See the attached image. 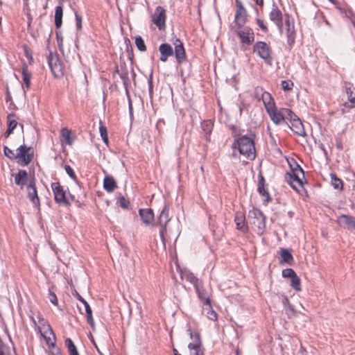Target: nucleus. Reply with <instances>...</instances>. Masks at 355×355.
<instances>
[{
	"mask_svg": "<svg viewBox=\"0 0 355 355\" xmlns=\"http://www.w3.org/2000/svg\"><path fill=\"white\" fill-rule=\"evenodd\" d=\"M232 148H238L241 155H244L250 160L256 157V149L254 139L247 135H243L235 139Z\"/></svg>",
	"mask_w": 355,
	"mask_h": 355,
	"instance_id": "1",
	"label": "nucleus"
},
{
	"mask_svg": "<svg viewBox=\"0 0 355 355\" xmlns=\"http://www.w3.org/2000/svg\"><path fill=\"white\" fill-rule=\"evenodd\" d=\"M289 164L291 171L285 173V179L293 189L298 191V189L295 183H297L300 187L303 186L304 172L302 168L296 162L294 161L293 164L289 163Z\"/></svg>",
	"mask_w": 355,
	"mask_h": 355,
	"instance_id": "2",
	"label": "nucleus"
},
{
	"mask_svg": "<svg viewBox=\"0 0 355 355\" xmlns=\"http://www.w3.org/2000/svg\"><path fill=\"white\" fill-rule=\"evenodd\" d=\"M191 342L188 344L189 355H205V347L202 344L200 334L198 331H193L190 327L187 329Z\"/></svg>",
	"mask_w": 355,
	"mask_h": 355,
	"instance_id": "3",
	"label": "nucleus"
},
{
	"mask_svg": "<svg viewBox=\"0 0 355 355\" xmlns=\"http://www.w3.org/2000/svg\"><path fill=\"white\" fill-rule=\"evenodd\" d=\"M249 218L252 219L251 223L255 228V231L259 235H262L266 230V216L263 212L257 208L250 210L248 214Z\"/></svg>",
	"mask_w": 355,
	"mask_h": 355,
	"instance_id": "4",
	"label": "nucleus"
},
{
	"mask_svg": "<svg viewBox=\"0 0 355 355\" xmlns=\"http://www.w3.org/2000/svg\"><path fill=\"white\" fill-rule=\"evenodd\" d=\"M253 52L263 59L266 64H271V49L266 42L263 41L256 42L253 46Z\"/></svg>",
	"mask_w": 355,
	"mask_h": 355,
	"instance_id": "5",
	"label": "nucleus"
},
{
	"mask_svg": "<svg viewBox=\"0 0 355 355\" xmlns=\"http://www.w3.org/2000/svg\"><path fill=\"white\" fill-rule=\"evenodd\" d=\"M48 64L51 73L55 78H61L64 76V67L57 53L50 52L47 57Z\"/></svg>",
	"mask_w": 355,
	"mask_h": 355,
	"instance_id": "6",
	"label": "nucleus"
},
{
	"mask_svg": "<svg viewBox=\"0 0 355 355\" xmlns=\"http://www.w3.org/2000/svg\"><path fill=\"white\" fill-rule=\"evenodd\" d=\"M51 189L54 195V200L56 203L64 206H69L70 205V202L66 196V191L60 182H53L51 184Z\"/></svg>",
	"mask_w": 355,
	"mask_h": 355,
	"instance_id": "7",
	"label": "nucleus"
},
{
	"mask_svg": "<svg viewBox=\"0 0 355 355\" xmlns=\"http://www.w3.org/2000/svg\"><path fill=\"white\" fill-rule=\"evenodd\" d=\"M254 96L259 101L262 100L266 110L274 108L276 106L272 95L269 92L263 91L261 87L255 89Z\"/></svg>",
	"mask_w": 355,
	"mask_h": 355,
	"instance_id": "8",
	"label": "nucleus"
},
{
	"mask_svg": "<svg viewBox=\"0 0 355 355\" xmlns=\"http://www.w3.org/2000/svg\"><path fill=\"white\" fill-rule=\"evenodd\" d=\"M236 35L243 44L250 45L254 40V33L253 30L248 26H244L238 28L236 31Z\"/></svg>",
	"mask_w": 355,
	"mask_h": 355,
	"instance_id": "9",
	"label": "nucleus"
},
{
	"mask_svg": "<svg viewBox=\"0 0 355 355\" xmlns=\"http://www.w3.org/2000/svg\"><path fill=\"white\" fill-rule=\"evenodd\" d=\"M269 19L272 21L278 28L280 33L283 32V15L282 11L279 9L276 3L273 1L272 9L269 12Z\"/></svg>",
	"mask_w": 355,
	"mask_h": 355,
	"instance_id": "10",
	"label": "nucleus"
},
{
	"mask_svg": "<svg viewBox=\"0 0 355 355\" xmlns=\"http://www.w3.org/2000/svg\"><path fill=\"white\" fill-rule=\"evenodd\" d=\"M236 10L235 13L234 22L238 28L244 26L247 21V11L244 8L243 3L239 0H236Z\"/></svg>",
	"mask_w": 355,
	"mask_h": 355,
	"instance_id": "11",
	"label": "nucleus"
},
{
	"mask_svg": "<svg viewBox=\"0 0 355 355\" xmlns=\"http://www.w3.org/2000/svg\"><path fill=\"white\" fill-rule=\"evenodd\" d=\"M22 160V164L28 165L33 158V149L32 147H28L26 145H21L17 148V159Z\"/></svg>",
	"mask_w": 355,
	"mask_h": 355,
	"instance_id": "12",
	"label": "nucleus"
},
{
	"mask_svg": "<svg viewBox=\"0 0 355 355\" xmlns=\"http://www.w3.org/2000/svg\"><path fill=\"white\" fill-rule=\"evenodd\" d=\"M166 19V10L160 6L156 7L155 12L152 15V21L159 30H162L165 28Z\"/></svg>",
	"mask_w": 355,
	"mask_h": 355,
	"instance_id": "13",
	"label": "nucleus"
},
{
	"mask_svg": "<svg viewBox=\"0 0 355 355\" xmlns=\"http://www.w3.org/2000/svg\"><path fill=\"white\" fill-rule=\"evenodd\" d=\"M173 44L175 46L174 53L178 64L182 63L186 59L185 49L183 43L178 38H175Z\"/></svg>",
	"mask_w": 355,
	"mask_h": 355,
	"instance_id": "14",
	"label": "nucleus"
},
{
	"mask_svg": "<svg viewBox=\"0 0 355 355\" xmlns=\"http://www.w3.org/2000/svg\"><path fill=\"white\" fill-rule=\"evenodd\" d=\"M268 114L269 115L271 121L275 125H281L284 123V116L283 113V110H279L275 106L274 108L269 109L266 110Z\"/></svg>",
	"mask_w": 355,
	"mask_h": 355,
	"instance_id": "15",
	"label": "nucleus"
},
{
	"mask_svg": "<svg viewBox=\"0 0 355 355\" xmlns=\"http://www.w3.org/2000/svg\"><path fill=\"white\" fill-rule=\"evenodd\" d=\"M348 102H345L344 106L347 108L355 107V87L352 84L347 83L345 85Z\"/></svg>",
	"mask_w": 355,
	"mask_h": 355,
	"instance_id": "16",
	"label": "nucleus"
},
{
	"mask_svg": "<svg viewBox=\"0 0 355 355\" xmlns=\"http://www.w3.org/2000/svg\"><path fill=\"white\" fill-rule=\"evenodd\" d=\"M27 192L28 197L29 198L30 200L32 202L33 204H34L37 207L39 208L40 206V198L37 196V191L35 187V184L33 180H31L29 182V184L27 186Z\"/></svg>",
	"mask_w": 355,
	"mask_h": 355,
	"instance_id": "17",
	"label": "nucleus"
},
{
	"mask_svg": "<svg viewBox=\"0 0 355 355\" xmlns=\"http://www.w3.org/2000/svg\"><path fill=\"white\" fill-rule=\"evenodd\" d=\"M234 222L236 229L243 233H247L249 227L245 223V216L241 211H236L234 216Z\"/></svg>",
	"mask_w": 355,
	"mask_h": 355,
	"instance_id": "18",
	"label": "nucleus"
},
{
	"mask_svg": "<svg viewBox=\"0 0 355 355\" xmlns=\"http://www.w3.org/2000/svg\"><path fill=\"white\" fill-rule=\"evenodd\" d=\"M40 334L49 347H55L56 338L51 325H47V330H44V331L41 330V333Z\"/></svg>",
	"mask_w": 355,
	"mask_h": 355,
	"instance_id": "19",
	"label": "nucleus"
},
{
	"mask_svg": "<svg viewBox=\"0 0 355 355\" xmlns=\"http://www.w3.org/2000/svg\"><path fill=\"white\" fill-rule=\"evenodd\" d=\"M337 222L341 227H346L349 230H355L354 218L348 215H341L338 218Z\"/></svg>",
	"mask_w": 355,
	"mask_h": 355,
	"instance_id": "20",
	"label": "nucleus"
},
{
	"mask_svg": "<svg viewBox=\"0 0 355 355\" xmlns=\"http://www.w3.org/2000/svg\"><path fill=\"white\" fill-rule=\"evenodd\" d=\"M198 297L203 306H210L211 300L209 293L202 286V284L195 288Z\"/></svg>",
	"mask_w": 355,
	"mask_h": 355,
	"instance_id": "21",
	"label": "nucleus"
},
{
	"mask_svg": "<svg viewBox=\"0 0 355 355\" xmlns=\"http://www.w3.org/2000/svg\"><path fill=\"white\" fill-rule=\"evenodd\" d=\"M288 125L296 135L302 137L306 135L303 124L299 117H296L293 122H291V125L288 124Z\"/></svg>",
	"mask_w": 355,
	"mask_h": 355,
	"instance_id": "22",
	"label": "nucleus"
},
{
	"mask_svg": "<svg viewBox=\"0 0 355 355\" xmlns=\"http://www.w3.org/2000/svg\"><path fill=\"white\" fill-rule=\"evenodd\" d=\"M159 51L160 52V60L162 62H166L169 56H171L173 54V50L172 46L168 43H163L160 44L159 47Z\"/></svg>",
	"mask_w": 355,
	"mask_h": 355,
	"instance_id": "23",
	"label": "nucleus"
},
{
	"mask_svg": "<svg viewBox=\"0 0 355 355\" xmlns=\"http://www.w3.org/2000/svg\"><path fill=\"white\" fill-rule=\"evenodd\" d=\"M139 214L146 225H150L154 219V213L151 209H139Z\"/></svg>",
	"mask_w": 355,
	"mask_h": 355,
	"instance_id": "24",
	"label": "nucleus"
},
{
	"mask_svg": "<svg viewBox=\"0 0 355 355\" xmlns=\"http://www.w3.org/2000/svg\"><path fill=\"white\" fill-rule=\"evenodd\" d=\"M181 277L193 285L194 288L201 284L199 279L189 270H184L181 273Z\"/></svg>",
	"mask_w": 355,
	"mask_h": 355,
	"instance_id": "25",
	"label": "nucleus"
},
{
	"mask_svg": "<svg viewBox=\"0 0 355 355\" xmlns=\"http://www.w3.org/2000/svg\"><path fill=\"white\" fill-rule=\"evenodd\" d=\"M159 223L160 225L166 228L168 221L171 220L169 217V207L168 205H165L159 216Z\"/></svg>",
	"mask_w": 355,
	"mask_h": 355,
	"instance_id": "26",
	"label": "nucleus"
},
{
	"mask_svg": "<svg viewBox=\"0 0 355 355\" xmlns=\"http://www.w3.org/2000/svg\"><path fill=\"white\" fill-rule=\"evenodd\" d=\"M22 80L24 83L25 87L28 89L31 87V79L32 73L28 71V65L24 62L21 66Z\"/></svg>",
	"mask_w": 355,
	"mask_h": 355,
	"instance_id": "27",
	"label": "nucleus"
},
{
	"mask_svg": "<svg viewBox=\"0 0 355 355\" xmlns=\"http://www.w3.org/2000/svg\"><path fill=\"white\" fill-rule=\"evenodd\" d=\"M15 182L17 185L23 187L28 181V173L26 170H19L18 173L14 175Z\"/></svg>",
	"mask_w": 355,
	"mask_h": 355,
	"instance_id": "28",
	"label": "nucleus"
},
{
	"mask_svg": "<svg viewBox=\"0 0 355 355\" xmlns=\"http://www.w3.org/2000/svg\"><path fill=\"white\" fill-rule=\"evenodd\" d=\"M257 191L261 196L265 198L266 201L268 202L270 200L268 189L265 184V179L261 175L259 176Z\"/></svg>",
	"mask_w": 355,
	"mask_h": 355,
	"instance_id": "29",
	"label": "nucleus"
},
{
	"mask_svg": "<svg viewBox=\"0 0 355 355\" xmlns=\"http://www.w3.org/2000/svg\"><path fill=\"white\" fill-rule=\"evenodd\" d=\"M116 182L112 176L107 175L103 180L104 189L108 193L113 192L116 188Z\"/></svg>",
	"mask_w": 355,
	"mask_h": 355,
	"instance_id": "30",
	"label": "nucleus"
},
{
	"mask_svg": "<svg viewBox=\"0 0 355 355\" xmlns=\"http://www.w3.org/2000/svg\"><path fill=\"white\" fill-rule=\"evenodd\" d=\"M279 254L282 258L281 263H286L288 265L293 264L294 260L291 250L281 248L279 250Z\"/></svg>",
	"mask_w": 355,
	"mask_h": 355,
	"instance_id": "31",
	"label": "nucleus"
},
{
	"mask_svg": "<svg viewBox=\"0 0 355 355\" xmlns=\"http://www.w3.org/2000/svg\"><path fill=\"white\" fill-rule=\"evenodd\" d=\"M71 132L67 128H62L60 130L61 141L71 146L73 144Z\"/></svg>",
	"mask_w": 355,
	"mask_h": 355,
	"instance_id": "32",
	"label": "nucleus"
},
{
	"mask_svg": "<svg viewBox=\"0 0 355 355\" xmlns=\"http://www.w3.org/2000/svg\"><path fill=\"white\" fill-rule=\"evenodd\" d=\"M62 15H63L62 7L61 6H56L55 10V25L57 28H60L62 26Z\"/></svg>",
	"mask_w": 355,
	"mask_h": 355,
	"instance_id": "33",
	"label": "nucleus"
},
{
	"mask_svg": "<svg viewBox=\"0 0 355 355\" xmlns=\"http://www.w3.org/2000/svg\"><path fill=\"white\" fill-rule=\"evenodd\" d=\"M83 304L85 309L87 322L93 328L94 327V320L92 316V310L87 301Z\"/></svg>",
	"mask_w": 355,
	"mask_h": 355,
	"instance_id": "34",
	"label": "nucleus"
},
{
	"mask_svg": "<svg viewBox=\"0 0 355 355\" xmlns=\"http://www.w3.org/2000/svg\"><path fill=\"white\" fill-rule=\"evenodd\" d=\"M65 345L68 349L69 355H80L76 346L71 338H68L65 340Z\"/></svg>",
	"mask_w": 355,
	"mask_h": 355,
	"instance_id": "35",
	"label": "nucleus"
},
{
	"mask_svg": "<svg viewBox=\"0 0 355 355\" xmlns=\"http://www.w3.org/2000/svg\"><path fill=\"white\" fill-rule=\"evenodd\" d=\"M287 44L290 49H291L295 43V31L294 26H292V29L287 28L286 30Z\"/></svg>",
	"mask_w": 355,
	"mask_h": 355,
	"instance_id": "36",
	"label": "nucleus"
},
{
	"mask_svg": "<svg viewBox=\"0 0 355 355\" xmlns=\"http://www.w3.org/2000/svg\"><path fill=\"white\" fill-rule=\"evenodd\" d=\"M116 73L119 74L120 78L123 80V86L128 93V87L130 83L128 73L126 70H122L120 71L118 68L116 69Z\"/></svg>",
	"mask_w": 355,
	"mask_h": 355,
	"instance_id": "37",
	"label": "nucleus"
},
{
	"mask_svg": "<svg viewBox=\"0 0 355 355\" xmlns=\"http://www.w3.org/2000/svg\"><path fill=\"white\" fill-rule=\"evenodd\" d=\"M331 184L333 186V187L336 189H342L343 187V181L338 178L336 174L331 173Z\"/></svg>",
	"mask_w": 355,
	"mask_h": 355,
	"instance_id": "38",
	"label": "nucleus"
},
{
	"mask_svg": "<svg viewBox=\"0 0 355 355\" xmlns=\"http://www.w3.org/2000/svg\"><path fill=\"white\" fill-rule=\"evenodd\" d=\"M201 127L205 134L207 135L206 139L209 140V134L211 132L213 128L212 123L210 121H205L201 123Z\"/></svg>",
	"mask_w": 355,
	"mask_h": 355,
	"instance_id": "39",
	"label": "nucleus"
},
{
	"mask_svg": "<svg viewBox=\"0 0 355 355\" xmlns=\"http://www.w3.org/2000/svg\"><path fill=\"white\" fill-rule=\"evenodd\" d=\"M283 113L284 116V123L287 125L288 123L286 122V120H288L291 122H293L296 117H298L295 113H293L290 109L283 108Z\"/></svg>",
	"mask_w": 355,
	"mask_h": 355,
	"instance_id": "40",
	"label": "nucleus"
},
{
	"mask_svg": "<svg viewBox=\"0 0 355 355\" xmlns=\"http://www.w3.org/2000/svg\"><path fill=\"white\" fill-rule=\"evenodd\" d=\"M99 132H100V135H101V137H102L103 142L106 145H107L109 140H108L107 128L103 124V123L101 121H100Z\"/></svg>",
	"mask_w": 355,
	"mask_h": 355,
	"instance_id": "41",
	"label": "nucleus"
},
{
	"mask_svg": "<svg viewBox=\"0 0 355 355\" xmlns=\"http://www.w3.org/2000/svg\"><path fill=\"white\" fill-rule=\"evenodd\" d=\"M15 114L13 113H10L7 116L8 119V128H10L12 130H15V128L17 127L18 123L15 119Z\"/></svg>",
	"mask_w": 355,
	"mask_h": 355,
	"instance_id": "42",
	"label": "nucleus"
},
{
	"mask_svg": "<svg viewBox=\"0 0 355 355\" xmlns=\"http://www.w3.org/2000/svg\"><path fill=\"white\" fill-rule=\"evenodd\" d=\"M291 285L294 290H295L296 291H301L300 279L299 278V277L297 275H295L293 277H292L291 279Z\"/></svg>",
	"mask_w": 355,
	"mask_h": 355,
	"instance_id": "43",
	"label": "nucleus"
},
{
	"mask_svg": "<svg viewBox=\"0 0 355 355\" xmlns=\"http://www.w3.org/2000/svg\"><path fill=\"white\" fill-rule=\"evenodd\" d=\"M135 44L139 51L141 52H144L146 51L145 42L140 35L135 37Z\"/></svg>",
	"mask_w": 355,
	"mask_h": 355,
	"instance_id": "44",
	"label": "nucleus"
},
{
	"mask_svg": "<svg viewBox=\"0 0 355 355\" xmlns=\"http://www.w3.org/2000/svg\"><path fill=\"white\" fill-rule=\"evenodd\" d=\"M209 306V309L207 312V318L212 321H216L218 320L217 313L213 309L211 303H210V306Z\"/></svg>",
	"mask_w": 355,
	"mask_h": 355,
	"instance_id": "45",
	"label": "nucleus"
},
{
	"mask_svg": "<svg viewBox=\"0 0 355 355\" xmlns=\"http://www.w3.org/2000/svg\"><path fill=\"white\" fill-rule=\"evenodd\" d=\"M282 89L284 91H290L293 87V83L290 80H282L281 83Z\"/></svg>",
	"mask_w": 355,
	"mask_h": 355,
	"instance_id": "46",
	"label": "nucleus"
},
{
	"mask_svg": "<svg viewBox=\"0 0 355 355\" xmlns=\"http://www.w3.org/2000/svg\"><path fill=\"white\" fill-rule=\"evenodd\" d=\"M4 155L10 159H17V152L14 153V151L10 149L8 146L3 147Z\"/></svg>",
	"mask_w": 355,
	"mask_h": 355,
	"instance_id": "47",
	"label": "nucleus"
},
{
	"mask_svg": "<svg viewBox=\"0 0 355 355\" xmlns=\"http://www.w3.org/2000/svg\"><path fill=\"white\" fill-rule=\"evenodd\" d=\"M296 274V272L292 268H286L282 270V276L285 278H292Z\"/></svg>",
	"mask_w": 355,
	"mask_h": 355,
	"instance_id": "48",
	"label": "nucleus"
},
{
	"mask_svg": "<svg viewBox=\"0 0 355 355\" xmlns=\"http://www.w3.org/2000/svg\"><path fill=\"white\" fill-rule=\"evenodd\" d=\"M118 203L121 207L124 209H128L130 205L129 200H127L124 196H120L118 200Z\"/></svg>",
	"mask_w": 355,
	"mask_h": 355,
	"instance_id": "49",
	"label": "nucleus"
},
{
	"mask_svg": "<svg viewBox=\"0 0 355 355\" xmlns=\"http://www.w3.org/2000/svg\"><path fill=\"white\" fill-rule=\"evenodd\" d=\"M64 170L66 173L68 174V175L73 180H76L77 178L75 174V172L73 171V168L69 165H64Z\"/></svg>",
	"mask_w": 355,
	"mask_h": 355,
	"instance_id": "50",
	"label": "nucleus"
},
{
	"mask_svg": "<svg viewBox=\"0 0 355 355\" xmlns=\"http://www.w3.org/2000/svg\"><path fill=\"white\" fill-rule=\"evenodd\" d=\"M256 23H257V24L259 26V27L261 28V30L263 32L267 33L268 31V26L264 23L263 20H262V19H261L259 18H257L256 19Z\"/></svg>",
	"mask_w": 355,
	"mask_h": 355,
	"instance_id": "51",
	"label": "nucleus"
},
{
	"mask_svg": "<svg viewBox=\"0 0 355 355\" xmlns=\"http://www.w3.org/2000/svg\"><path fill=\"white\" fill-rule=\"evenodd\" d=\"M76 26L77 30L80 31L82 28V17L77 12L75 13Z\"/></svg>",
	"mask_w": 355,
	"mask_h": 355,
	"instance_id": "52",
	"label": "nucleus"
},
{
	"mask_svg": "<svg viewBox=\"0 0 355 355\" xmlns=\"http://www.w3.org/2000/svg\"><path fill=\"white\" fill-rule=\"evenodd\" d=\"M49 301L54 305L58 304V299L56 295L51 291V290H49Z\"/></svg>",
	"mask_w": 355,
	"mask_h": 355,
	"instance_id": "53",
	"label": "nucleus"
},
{
	"mask_svg": "<svg viewBox=\"0 0 355 355\" xmlns=\"http://www.w3.org/2000/svg\"><path fill=\"white\" fill-rule=\"evenodd\" d=\"M285 311L289 317L293 316L295 314L294 306L291 304H288V306L285 307Z\"/></svg>",
	"mask_w": 355,
	"mask_h": 355,
	"instance_id": "54",
	"label": "nucleus"
},
{
	"mask_svg": "<svg viewBox=\"0 0 355 355\" xmlns=\"http://www.w3.org/2000/svg\"><path fill=\"white\" fill-rule=\"evenodd\" d=\"M24 50L25 56L28 59L29 63H31L33 60L31 52L27 46H24Z\"/></svg>",
	"mask_w": 355,
	"mask_h": 355,
	"instance_id": "55",
	"label": "nucleus"
},
{
	"mask_svg": "<svg viewBox=\"0 0 355 355\" xmlns=\"http://www.w3.org/2000/svg\"><path fill=\"white\" fill-rule=\"evenodd\" d=\"M148 84L149 94L151 96L153 95V78H152V77H150L148 79Z\"/></svg>",
	"mask_w": 355,
	"mask_h": 355,
	"instance_id": "56",
	"label": "nucleus"
},
{
	"mask_svg": "<svg viewBox=\"0 0 355 355\" xmlns=\"http://www.w3.org/2000/svg\"><path fill=\"white\" fill-rule=\"evenodd\" d=\"M30 318H31V320L32 321V322L33 324L35 329L38 333H41V330H42L41 327L37 324V322H36L35 319L33 316H31Z\"/></svg>",
	"mask_w": 355,
	"mask_h": 355,
	"instance_id": "57",
	"label": "nucleus"
},
{
	"mask_svg": "<svg viewBox=\"0 0 355 355\" xmlns=\"http://www.w3.org/2000/svg\"><path fill=\"white\" fill-rule=\"evenodd\" d=\"M39 323V326H40L41 327H43L44 330H47V325H50L44 318H41V320H40Z\"/></svg>",
	"mask_w": 355,
	"mask_h": 355,
	"instance_id": "58",
	"label": "nucleus"
},
{
	"mask_svg": "<svg viewBox=\"0 0 355 355\" xmlns=\"http://www.w3.org/2000/svg\"><path fill=\"white\" fill-rule=\"evenodd\" d=\"M166 231V228H164L162 227L161 230L159 231L160 238L164 244H165V238H164V232Z\"/></svg>",
	"mask_w": 355,
	"mask_h": 355,
	"instance_id": "59",
	"label": "nucleus"
},
{
	"mask_svg": "<svg viewBox=\"0 0 355 355\" xmlns=\"http://www.w3.org/2000/svg\"><path fill=\"white\" fill-rule=\"evenodd\" d=\"M336 146L337 149L342 150L343 149V146L342 141L340 139H336Z\"/></svg>",
	"mask_w": 355,
	"mask_h": 355,
	"instance_id": "60",
	"label": "nucleus"
},
{
	"mask_svg": "<svg viewBox=\"0 0 355 355\" xmlns=\"http://www.w3.org/2000/svg\"><path fill=\"white\" fill-rule=\"evenodd\" d=\"M56 37L58 46L60 47L62 45L63 39L62 36H60L58 33H56Z\"/></svg>",
	"mask_w": 355,
	"mask_h": 355,
	"instance_id": "61",
	"label": "nucleus"
},
{
	"mask_svg": "<svg viewBox=\"0 0 355 355\" xmlns=\"http://www.w3.org/2000/svg\"><path fill=\"white\" fill-rule=\"evenodd\" d=\"M285 24H286L287 28H289V29H292V26H294L293 24H291L288 17V19H286Z\"/></svg>",
	"mask_w": 355,
	"mask_h": 355,
	"instance_id": "62",
	"label": "nucleus"
},
{
	"mask_svg": "<svg viewBox=\"0 0 355 355\" xmlns=\"http://www.w3.org/2000/svg\"><path fill=\"white\" fill-rule=\"evenodd\" d=\"M12 132H13V130H12V129H10V128H7V130H6V132L4 133V137H5L6 138H8V137L10 136V135L11 133H12Z\"/></svg>",
	"mask_w": 355,
	"mask_h": 355,
	"instance_id": "63",
	"label": "nucleus"
},
{
	"mask_svg": "<svg viewBox=\"0 0 355 355\" xmlns=\"http://www.w3.org/2000/svg\"><path fill=\"white\" fill-rule=\"evenodd\" d=\"M282 303H283V304H284V308H285L286 306H288V304H289L288 299V297H287L284 296V297H283Z\"/></svg>",
	"mask_w": 355,
	"mask_h": 355,
	"instance_id": "64",
	"label": "nucleus"
}]
</instances>
